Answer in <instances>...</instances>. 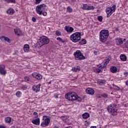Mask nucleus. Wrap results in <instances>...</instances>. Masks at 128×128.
Listing matches in <instances>:
<instances>
[{
  "instance_id": "09e8293b",
  "label": "nucleus",
  "mask_w": 128,
  "mask_h": 128,
  "mask_svg": "<svg viewBox=\"0 0 128 128\" xmlns=\"http://www.w3.org/2000/svg\"><path fill=\"white\" fill-rule=\"evenodd\" d=\"M116 30L118 32V31L120 30V29H118V28H116Z\"/></svg>"
},
{
  "instance_id": "ea45409f",
  "label": "nucleus",
  "mask_w": 128,
  "mask_h": 128,
  "mask_svg": "<svg viewBox=\"0 0 128 128\" xmlns=\"http://www.w3.org/2000/svg\"><path fill=\"white\" fill-rule=\"evenodd\" d=\"M57 40H60V42H62V38L58 37L56 38Z\"/></svg>"
},
{
  "instance_id": "e433bc0d",
  "label": "nucleus",
  "mask_w": 128,
  "mask_h": 128,
  "mask_svg": "<svg viewBox=\"0 0 128 128\" xmlns=\"http://www.w3.org/2000/svg\"><path fill=\"white\" fill-rule=\"evenodd\" d=\"M24 78L26 82H28L30 80V78L28 76L24 77Z\"/></svg>"
},
{
  "instance_id": "f03ea898",
  "label": "nucleus",
  "mask_w": 128,
  "mask_h": 128,
  "mask_svg": "<svg viewBox=\"0 0 128 128\" xmlns=\"http://www.w3.org/2000/svg\"><path fill=\"white\" fill-rule=\"evenodd\" d=\"M110 36V32L108 30H104L100 32V40L102 42H106L108 40V38Z\"/></svg>"
},
{
  "instance_id": "58836bf2",
  "label": "nucleus",
  "mask_w": 128,
  "mask_h": 128,
  "mask_svg": "<svg viewBox=\"0 0 128 128\" xmlns=\"http://www.w3.org/2000/svg\"><path fill=\"white\" fill-rule=\"evenodd\" d=\"M56 35L58 36H60V32L58 31H56Z\"/></svg>"
},
{
  "instance_id": "a878e982",
  "label": "nucleus",
  "mask_w": 128,
  "mask_h": 128,
  "mask_svg": "<svg viewBox=\"0 0 128 128\" xmlns=\"http://www.w3.org/2000/svg\"><path fill=\"white\" fill-rule=\"evenodd\" d=\"M98 84H99L100 86H104V84H106V80H100L98 81Z\"/></svg>"
},
{
  "instance_id": "de8ad7c7",
  "label": "nucleus",
  "mask_w": 128,
  "mask_h": 128,
  "mask_svg": "<svg viewBox=\"0 0 128 128\" xmlns=\"http://www.w3.org/2000/svg\"><path fill=\"white\" fill-rule=\"evenodd\" d=\"M90 128H96V126H91Z\"/></svg>"
},
{
  "instance_id": "1a4fd4ad",
  "label": "nucleus",
  "mask_w": 128,
  "mask_h": 128,
  "mask_svg": "<svg viewBox=\"0 0 128 128\" xmlns=\"http://www.w3.org/2000/svg\"><path fill=\"white\" fill-rule=\"evenodd\" d=\"M116 4H114L112 7H109L106 9L107 18H110L116 12Z\"/></svg>"
},
{
  "instance_id": "4c0bfd02",
  "label": "nucleus",
  "mask_w": 128,
  "mask_h": 128,
  "mask_svg": "<svg viewBox=\"0 0 128 128\" xmlns=\"http://www.w3.org/2000/svg\"><path fill=\"white\" fill-rule=\"evenodd\" d=\"M32 22H36V18L34 17H32Z\"/></svg>"
},
{
  "instance_id": "c9c22d12",
  "label": "nucleus",
  "mask_w": 128,
  "mask_h": 128,
  "mask_svg": "<svg viewBox=\"0 0 128 128\" xmlns=\"http://www.w3.org/2000/svg\"><path fill=\"white\" fill-rule=\"evenodd\" d=\"M36 4H40V2H42V0H35Z\"/></svg>"
},
{
  "instance_id": "37998d69",
  "label": "nucleus",
  "mask_w": 128,
  "mask_h": 128,
  "mask_svg": "<svg viewBox=\"0 0 128 128\" xmlns=\"http://www.w3.org/2000/svg\"><path fill=\"white\" fill-rule=\"evenodd\" d=\"M0 128H6V126L2 125H0Z\"/></svg>"
},
{
  "instance_id": "864d4df0",
  "label": "nucleus",
  "mask_w": 128,
  "mask_h": 128,
  "mask_svg": "<svg viewBox=\"0 0 128 128\" xmlns=\"http://www.w3.org/2000/svg\"><path fill=\"white\" fill-rule=\"evenodd\" d=\"M56 98H58V96H56Z\"/></svg>"
},
{
  "instance_id": "49530a36",
  "label": "nucleus",
  "mask_w": 128,
  "mask_h": 128,
  "mask_svg": "<svg viewBox=\"0 0 128 128\" xmlns=\"http://www.w3.org/2000/svg\"><path fill=\"white\" fill-rule=\"evenodd\" d=\"M103 96H104V98H107L108 97V94H103Z\"/></svg>"
},
{
  "instance_id": "6ab92c4d",
  "label": "nucleus",
  "mask_w": 128,
  "mask_h": 128,
  "mask_svg": "<svg viewBox=\"0 0 128 128\" xmlns=\"http://www.w3.org/2000/svg\"><path fill=\"white\" fill-rule=\"evenodd\" d=\"M24 50L25 52H30V45L26 44L24 46Z\"/></svg>"
},
{
  "instance_id": "3c124183",
  "label": "nucleus",
  "mask_w": 128,
  "mask_h": 128,
  "mask_svg": "<svg viewBox=\"0 0 128 128\" xmlns=\"http://www.w3.org/2000/svg\"><path fill=\"white\" fill-rule=\"evenodd\" d=\"M76 68V72H78V70H80V68Z\"/></svg>"
},
{
  "instance_id": "a18cd8bd",
  "label": "nucleus",
  "mask_w": 128,
  "mask_h": 128,
  "mask_svg": "<svg viewBox=\"0 0 128 128\" xmlns=\"http://www.w3.org/2000/svg\"><path fill=\"white\" fill-rule=\"evenodd\" d=\"M98 51H94V54H95V56H96L98 54Z\"/></svg>"
},
{
  "instance_id": "f257e3e1",
  "label": "nucleus",
  "mask_w": 128,
  "mask_h": 128,
  "mask_svg": "<svg viewBox=\"0 0 128 128\" xmlns=\"http://www.w3.org/2000/svg\"><path fill=\"white\" fill-rule=\"evenodd\" d=\"M65 98L66 100H70V102H74V100H78V102H80L82 100L80 98L78 97L76 95V93L74 92H70L65 94Z\"/></svg>"
},
{
  "instance_id": "2eb2a0df",
  "label": "nucleus",
  "mask_w": 128,
  "mask_h": 128,
  "mask_svg": "<svg viewBox=\"0 0 128 128\" xmlns=\"http://www.w3.org/2000/svg\"><path fill=\"white\" fill-rule=\"evenodd\" d=\"M0 39L2 42H10V40L7 36H2L0 38Z\"/></svg>"
},
{
  "instance_id": "4be33fe9",
  "label": "nucleus",
  "mask_w": 128,
  "mask_h": 128,
  "mask_svg": "<svg viewBox=\"0 0 128 128\" xmlns=\"http://www.w3.org/2000/svg\"><path fill=\"white\" fill-rule=\"evenodd\" d=\"M120 59L122 62H126V56L122 54L120 56Z\"/></svg>"
},
{
  "instance_id": "b1692460",
  "label": "nucleus",
  "mask_w": 128,
  "mask_h": 128,
  "mask_svg": "<svg viewBox=\"0 0 128 128\" xmlns=\"http://www.w3.org/2000/svg\"><path fill=\"white\" fill-rule=\"evenodd\" d=\"M5 122L7 124H10L12 122V118L10 117H6L5 118Z\"/></svg>"
},
{
  "instance_id": "aec40b11",
  "label": "nucleus",
  "mask_w": 128,
  "mask_h": 128,
  "mask_svg": "<svg viewBox=\"0 0 128 128\" xmlns=\"http://www.w3.org/2000/svg\"><path fill=\"white\" fill-rule=\"evenodd\" d=\"M32 122L35 124L36 126H40V118L32 120Z\"/></svg>"
},
{
  "instance_id": "2f4dec72",
  "label": "nucleus",
  "mask_w": 128,
  "mask_h": 128,
  "mask_svg": "<svg viewBox=\"0 0 128 128\" xmlns=\"http://www.w3.org/2000/svg\"><path fill=\"white\" fill-rule=\"evenodd\" d=\"M16 96H18V98H20L21 96H22V93L18 91L16 93Z\"/></svg>"
},
{
  "instance_id": "5fc2aeb1",
  "label": "nucleus",
  "mask_w": 128,
  "mask_h": 128,
  "mask_svg": "<svg viewBox=\"0 0 128 128\" xmlns=\"http://www.w3.org/2000/svg\"><path fill=\"white\" fill-rule=\"evenodd\" d=\"M87 124H88V123H87Z\"/></svg>"
},
{
  "instance_id": "f8f14e48",
  "label": "nucleus",
  "mask_w": 128,
  "mask_h": 128,
  "mask_svg": "<svg viewBox=\"0 0 128 128\" xmlns=\"http://www.w3.org/2000/svg\"><path fill=\"white\" fill-rule=\"evenodd\" d=\"M64 30L67 32L72 33L74 32V29L72 27L66 26L64 27Z\"/></svg>"
},
{
  "instance_id": "9d476101",
  "label": "nucleus",
  "mask_w": 128,
  "mask_h": 128,
  "mask_svg": "<svg viewBox=\"0 0 128 128\" xmlns=\"http://www.w3.org/2000/svg\"><path fill=\"white\" fill-rule=\"evenodd\" d=\"M32 76H33V78H36V80H40L42 78V75H40V74L36 72L32 74Z\"/></svg>"
},
{
  "instance_id": "a19ab883",
  "label": "nucleus",
  "mask_w": 128,
  "mask_h": 128,
  "mask_svg": "<svg viewBox=\"0 0 128 128\" xmlns=\"http://www.w3.org/2000/svg\"><path fill=\"white\" fill-rule=\"evenodd\" d=\"M110 58H107V60L106 61V64H108V62H110Z\"/></svg>"
},
{
  "instance_id": "cd10ccee",
  "label": "nucleus",
  "mask_w": 128,
  "mask_h": 128,
  "mask_svg": "<svg viewBox=\"0 0 128 128\" xmlns=\"http://www.w3.org/2000/svg\"><path fill=\"white\" fill-rule=\"evenodd\" d=\"M94 72H96V74H100V72H102L100 69L96 68L94 70Z\"/></svg>"
},
{
  "instance_id": "ddd939ff",
  "label": "nucleus",
  "mask_w": 128,
  "mask_h": 128,
  "mask_svg": "<svg viewBox=\"0 0 128 128\" xmlns=\"http://www.w3.org/2000/svg\"><path fill=\"white\" fill-rule=\"evenodd\" d=\"M60 118L63 120V122H66V124H71L70 121L68 118L65 116H62L60 117Z\"/></svg>"
},
{
  "instance_id": "f704fd0d",
  "label": "nucleus",
  "mask_w": 128,
  "mask_h": 128,
  "mask_svg": "<svg viewBox=\"0 0 128 128\" xmlns=\"http://www.w3.org/2000/svg\"><path fill=\"white\" fill-rule=\"evenodd\" d=\"M98 20L99 22H102V16H98Z\"/></svg>"
},
{
  "instance_id": "c756f323",
  "label": "nucleus",
  "mask_w": 128,
  "mask_h": 128,
  "mask_svg": "<svg viewBox=\"0 0 128 128\" xmlns=\"http://www.w3.org/2000/svg\"><path fill=\"white\" fill-rule=\"evenodd\" d=\"M94 7L92 6H87V10H94Z\"/></svg>"
},
{
  "instance_id": "473e14b6",
  "label": "nucleus",
  "mask_w": 128,
  "mask_h": 128,
  "mask_svg": "<svg viewBox=\"0 0 128 128\" xmlns=\"http://www.w3.org/2000/svg\"><path fill=\"white\" fill-rule=\"evenodd\" d=\"M67 12H72V9L70 8V6H68L67 8Z\"/></svg>"
},
{
  "instance_id": "4468645a",
  "label": "nucleus",
  "mask_w": 128,
  "mask_h": 128,
  "mask_svg": "<svg viewBox=\"0 0 128 128\" xmlns=\"http://www.w3.org/2000/svg\"><path fill=\"white\" fill-rule=\"evenodd\" d=\"M40 84L34 85L32 86V90L34 92H40Z\"/></svg>"
},
{
  "instance_id": "dca6fc26",
  "label": "nucleus",
  "mask_w": 128,
  "mask_h": 128,
  "mask_svg": "<svg viewBox=\"0 0 128 128\" xmlns=\"http://www.w3.org/2000/svg\"><path fill=\"white\" fill-rule=\"evenodd\" d=\"M86 92L88 94H94V90L91 88H87Z\"/></svg>"
},
{
  "instance_id": "bb28decb",
  "label": "nucleus",
  "mask_w": 128,
  "mask_h": 128,
  "mask_svg": "<svg viewBox=\"0 0 128 128\" xmlns=\"http://www.w3.org/2000/svg\"><path fill=\"white\" fill-rule=\"evenodd\" d=\"M108 63H106V61L104 64H102L100 66L99 68H106V66H108Z\"/></svg>"
},
{
  "instance_id": "c03bdc74",
  "label": "nucleus",
  "mask_w": 128,
  "mask_h": 128,
  "mask_svg": "<svg viewBox=\"0 0 128 128\" xmlns=\"http://www.w3.org/2000/svg\"><path fill=\"white\" fill-rule=\"evenodd\" d=\"M124 76H128V72H124Z\"/></svg>"
},
{
  "instance_id": "8fccbe9b",
  "label": "nucleus",
  "mask_w": 128,
  "mask_h": 128,
  "mask_svg": "<svg viewBox=\"0 0 128 128\" xmlns=\"http://www.w3.org/2000/svg\"><path fill=\"white\" fill-rule=\"evenodd\" d=\"M116 90H120V88L118 87H117V88H116Z\"/></svg>"
},
{
  "instance_id": "79ce46f5",
  "label": "nucleus",
  "mask_w": 128,
  "mask_h": 128,
  "mask_svg": "<svg viewBox=\"0 0 128 128\" xmlns=\"http://www.w3.org/2000/svg\"><path fill=\"white\" fill-rule=\"evenodd\" d=\"M72 70L73 72H76V68H72Z\"/></svg>"
},
{
  "instance_id": "7ed1b4c3",
  "label": "nucleus",
  "mask_w": 128,
  "mask_h": 128,
  "mask_svg": "<svg viewBox=\"0 0 128 128\" xmlns=\"http://www.w3.org/2000/svg\"><path fill=\"white\" fill-rule=\"evenodd\" d=\"M118 105L116 104H110L108 106V112L112 114V116H116L118 114Z\"/></svg>"
},
{
  "instance_id": "20e7f679",
  "label": "nucleus",
  "mask_w": 128,
  "mask_h": 128,
  "mask_svg": "<svg viewBox=\"0 0 128 128\" xmlns=\"http://www.w3.org/2000/svg\"><path fill=\"white\" fill-rule=\"evenodd\" d=\"M48 42H50V39H48L46 36H42L40 37V38L38 40V44L40 48H42V46H44V44H48Z\"/></svg>"
},
{
  "instance_id": "6e6552de",
  "label": "nucleus",
  "mask_w": 128,
  "mask_h": 128,
  "mask_svg": "<svg viewBox=\"0 0 128 128\" xmlns=\"http://www.w3.org/2000/svg\"><path fill=\"white\" fill-rule=\"evenodd\" d=\"M46 6L44 4H41L40 5H38L36 6V11L38 14H42L44 12V10H46Z\"/></svg>"
},
{
  "instance_id": "603ef678",
  "label": "nucleus",
  "mask_w": 128,
  "mask_h": 128,
  "mask_svg": "<svg viewBox=\"0 0 128 128\" xmlns=\"http://www.w3.org/2000/svg\"><path fill=\"white\" fill-rule=\"evenodd\" d=\"M126 39L124 38V40H123V42H126Z\"/></svg>"
},
{
  "instance_id": "39448f33",
  "label": "nucleus",
  "mask_w": 128,
  "mask_h": 128,
  "mask_svg": "<svg viewBox=\"0 0 128 128\" xmlns=\"http://www.w3.org/2000/svg\"><path fill=\"white\" fill-rule=\"evenodd\" d=\"M70 39L73 42H80V32H76L70 36Z\"/></svg>"
},
{
  "instance_id": "5701e85b",
  "label": "nucleus",
  "mask_w": 128,
  "mask_h": 128,
  "mask_svg": "<svg viewBox=\"0 0 128 128\" xmlns=\"http://www.w3.org/2000/svg\"><path fill=\"white\" fill-rule=\"evenodd\" d=\"M82 118H90V114L88 112H85L82 115Z\"/></svg>"
},
{
  "instance_id": "f3484780",
  "label": "nucleus",
  "mask_w": 128,
  "mask_h": 128,
  "mask_svg": "<svg viewBox=\"0 0 128 128\" xmlns=\"http://www.w3.org/2000/svg\"><path fill=\"white\" fill-rule=\"evenodd\" d=\"M116 44L118 46H120V44H124V41L122 38H119L116 39Z\"/></svg>"
},
{
  "instance_id": "9b49d317",
  "label": "nucleus",
  "mask_w": 128,
  "mask_h": 128,
  "mask_svg": "<svg viewBox=\"0 0 128 128\" xmlns=\"http://www.w3.org/2000/svg\"><path fill=\"white\" fill-rule=\"evenodd\" d=\"M6 68V66L4 65L0 66V74L2 76H6V71L4 70Z\"/></svg>"
},
{
  "instance_id": "72a5a7b5",
  "label": "nucleus",
  "mask_w": 128,
  "mask_h": 128,
  "mask_svg": "<svg viewBox=\"0 0 128 128\" xmlns=\"http://www.w3.org/2000/svg\"><path fill=\"white\" fill-rule=\"evenodd\" d=\"M33 116H35V118H36L38 117V112H34Z\"/></svg>"
},
{
  "instance_id": "0eeeda50",
  "label": "nucleus",
  "mask_w": 128,
  "mask_h": 128,
  "mask_svg": "<svg viewBox=\"0 0 128 128\" xmlns=\"http://www.w3.org/2000/svg\"><path fill=\"white\" fill-rule=\"evenodd\" d=\"M74 58L76 60H85L86 57L82 55V53L80 50H77L74 53Z\"/></svg>"
},
{
  "instance_id": "412c9836",
  "label": "nucleus",
  "mask_w": 128,
  "mask_h": 128,
  "mask_svg": "<svg viewBox=\"0 0 128 128\" xmlns=\"http://www.w3.org/2000/svg\"><path fill=\"white\" fill-rule=\"evenodd\" d=\"M6 12L8 14H14V10L10 8L7 10Z\"/></svg>"
},
{
  "instance_id": "7c9ffc66",
  "label": "nucleus",
  "mask_w": 128,
  "mask_h": 128,
  "mask_svg": "<svg viewBox=\"0 0 128 128\" xmlns=\"http://www.w3.org/2000/svg\"><path fill=\"white\" fill-rule=\"evenodd\" d=\"M80 44H86V39H83L80 42Z\"/></svg>"
},
{
  "instance_id": "393cba45",
  "label": "nucleus",
  "mask_w": 128,
  "mask_h": 128,
  "mask_svg": "<svg viewBox=\"0 0 128 128\" xmlns=\"http://www.w3.org/2000/svg\"><path fill=\"white\" fill-rule=\"evenodd\" d=\"M118 68L116 66H112L110 68V71L113 73L114 74L116 72H117Z\"/></svg>"
},
{
  "instance_id": "a211bd4d",
  "label": "nucleus",
  "mask_w": 128,
  "mask_h": 128,
  "mask_svg": "<svg viewBox=\"0 0 128 128\" xmlns=\"http://www.w3.org/2000/svg\"><path fill=\"white\" fill-rule=\"evenodd\" d=\"M14 31L16 34H17V36H22V32L20 29H14Z\"/></svg>"
},
{
  "instance_id": "c85d7f7f",
  "label": "nucleus",
  "mask_w": 128,
  "mask_h": 128,
  "mask_svg": "<svg viewBox=\"0 0 128 128\" xmlns=\"http://www.w3.org/2000/svg\"><path fill=\"white\" fill-rule=\"evenodd\" d=\"M82 8L84 10H88V4H84L83 6H82Z\"/></svg>"
},
{
  "instance_id": "423d86ee",
  "label": "nucleus",
  "mask_w": 128,
  "mask_h": 128,
  "mask_svg": "<svg viewBox=\"0 0 128 128\" xmlns=\"http://www.w3.org/2000/svg\"><path fill=\"white\" fill-rule=\"evenodd\" d=\"M42 120H44L41 124V126H43V128H46V126H48V124H50V117L48 116H43Z\"/></svg>"
}]
</instances>
